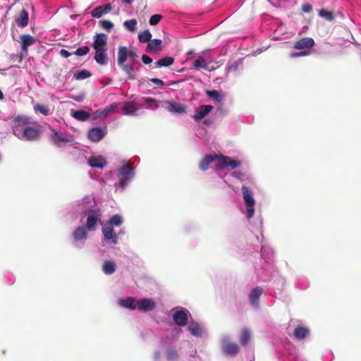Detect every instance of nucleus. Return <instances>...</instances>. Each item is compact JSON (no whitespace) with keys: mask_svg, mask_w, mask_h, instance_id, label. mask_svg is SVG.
I'll return each instance as SVG.
<instances>
[{"mask_svg":"<svg viewBox=\"0 0 361 361\" xmlns=\"http://www.w3.org/2000/svg\"><path fill=\"white\" fill-rule=\"evenodd\" d=\"M30 118L25 116H18L12 120L13 134L20 140L36 141L40 139L42 132L38 127L31 126Z\"/></svg>","mask_w":361,"mask_h":361,"instance_id":"1","label":"nucleus"},{"mask_svg":"<svg viewBox=\"0 0 361 361\" xmlns=\"http://www.w3.org/2000/svg\"><path fill=\"white\" fill-rule=\"evenodd\" d=\"M216 159H218L217 169H223L226 166H230L232 169H234L240 165V161L233 160L226 156L207 154L199 164L200 170L202 171H207L209 169V165Z\"/></svg>","mask_w":361,"mask_h":361,"instance_id":"2","label":"nucleus"},{"mask_svg":"<svg viewBox=\"0 0 361 361\" xmlns=\"http://www.w3.org/2000/svg\"><path fill=\"white\" fill-rule=\"evenodd\" d=\"M51 131L49 135L51 143L57 147H63L68 144L73 142V139L71 135L63 136L61 133H59L56 130L53 128L51 126L48 127Z\"/></svg>","mask_w":361,"mask_h":361,"instance_id":"3","label":"nucleus"},{"mask_svg":"<svg viewBox=\"0 0 361 361\" xmlns=\"http://www.w3.org/2000/svg\"><path fill=\"white\" fill-rule=\"evenodd\" d=\"M243 197L246 207V216L247 219H251L255 214V201L252 196V192L249 188L243 185L241 188Z\"/></svg>","mask_w":361,"mask_h":361,"instance_id":"4","label":"nucleus"},{"mask_svg":"<svg viewBox=\"0 0 361 361\" xmlns=\"http://www.w3.org/2000/svg\"><path fill=\"white\" fill-rule=\"evenodd\" d=\"M101 212L99 210L90 209L87 212V218L85 227L88 231H95L98 221L101 219Z\"/></svg>","mask_w":361,"mask_h":361,"instance_id":"5","label":"nucleus"},{"mask_svg":"<svg viewBox=\"0 0 361 361\" xmlns=\"http://www.w3.org/2000/svg\"><path fill=\"white\" fill-rule=\"evenodd\" d=\"M133 176V168L129 165H123L118 173L120 179V185L122 188H124L128 180Z\"/></svg>","mask_w":361,"mask_h":361,"instance_id":"6","label":"nucleus"},{"mask_svg":"<svg viewBox=\"0 0 361 361\" xmlns=\"http://www.w3.org/2000/svg\"><path fill=\"white\" fill-rule=\"evenodd\" d=\"M102 231L105 242L114 245L117 243L118 235L111 225L105 224L102 227Z\"/></svg>","mask_w":361,"mask_h":361,"instance_id":"7","label":"nucleus"},{"mask_svg":"<svg viewBox=\"0 0 361 361\" xmlns=\"http://www.w3.org/2000/svg\"><path fill=\"white\" fill-rule=\"evenodd\" d=\"M162 103L164 108L171 113L180 114L186 113L187 106L183 104L171 101H164Z\"/></svg>","mask_w":361,"mask_h":361,"instance_id":"8","label":"nucleus"},{"mask_svg":"<svg viewBox=\"0 0 361 361\" xmlns=\"http://www.w3.org/2000/svg\"><path fill=\"white\" fill-rule=\"evenodd\" d=\"M121 104L113 103L103 109H98L94 112V118H105L110 114L118 112Z\"/></svg>","mask_w":361,"mask_h":361,"instance_id":"9","label":"nucleus"},{"mask_svg":"<svg viewBox=\"0 0 361 361\" xmlns=\"http://www.w3.org/2000/svg\"><path fill=\"white\" fill-rule=\"evenodd\" d=\"M120 106L123 114L130 116L137 115V111L140 109L138 104L135 102H126Z\"/></svg>","mask_w":361,"mask_h":361,"instance_id":"10","label":"nucleus"},{"mask_svg":"<svg viewBox=\"0 0 361 361\" xmlns=\"http://www.w3.org/2000/svg\"><path fill=\"white\" fill-rule=\"evenodd\" d=\"M137 309L140 312H147L156 307V302L152 298H142L137 300Z\"/></svg>","mask_w":361,"mask_h":361,"instance_id":"11","label":"nucleus"},{"mask_svg":"<svg viewBox=\"0 0 361 361\" xmlns=\"http://www.w3.org/2000/svg\"><path fill=\"white\" fill-rule=\"evenodd\" d=\"M188 314L189 312L186 310H177L173 314V320L177 326H184L188 323Z\"/></svg>","mask_w":361,"mask_h":361,"instance_id":"12","label":"nucleus"},{"mask_svg":"<svg viewBox=\"0 0 361 361\" xmlns=\"http://www.w3.org/2000/svg\"><path fill=\"white\" fill-rule=\"evenodd\" d=\"M314 40L312 37H302L294 42L295 49H308L314 47Z\"/></svg>","mask_w":361,"mask_h":361,"instance_id":"13","label":"nucleus"},{"mask_svg":"<svg viewBox=\"0 0 361 361\" xmlns=\"http://www.w3.org/2000/svg\"><path fill=\"white\" fill-rule=\"evenodd\" d=\"M105 135L104 130L100 127L92 128L88 130L87 137L92 142H99Z\"/></svg>","mask_w":361,"mask_h":361,"instance_id":"14","label":"nucleus"},{"mask_svg":"<svg viewBox=\"0 0 361 361\" xmlns=\"http://www.w3.org/2000/svg\"><path fill=\"white\" fill-rule=\"evenodd\" d=\"M224 352L231 356L235 357L238 353L240 348L238 344L229 341H224L222 344Z\"/></svg>","mask_w":361,"mask_h":361,"instance_id":"15","label":"nucleus"},{"mask_svg":"<svg viewBox=\"0 0 361 361\" xmlns=\"http://www.w3.org/2000/svg\"><path fill=\"white\" fill-rule=\"evenodd\" d=\"M108 36L104 33L97 34L94 36L92 47L94 49L106 48Z\"/></svg>","mask_w":361,"mask_h":361,"instance_id":"16","label":"nucleus"},{"mask_svg":"<svg viewBox=\"0 0 361 361\" xmlns=\"http://www.w3.org/2000/svg\"><path fill=\"white\" fill-rule=\"evenodd\" d=\"M95 50L94 60L97 63L102 66L106 65L108 63V55L106 53L107 48L97 49Z\"/></svg>","mask_w":361,"mask_h":361,"instance_id":"17","label":"nucleus"},{"mask_svg":"<svg viewBox=\"0 0 361 361\" xmlns=\"http://www.w3.org/2000/svg\"><path fill=\"white\" fill-rule=\"evenodd\" d=\"M213 109L214 107L212 105H202L195 110L193 118L195 121H199L206 116Z\"/></svg>","mask_w":361,"mask_h":361,"instance_id":"18","label":"nucleus"},{"mask_svg":"<svg viewBox=\"0 0 361 361\" xmlns=\"http://www.w3.org/2000/svg\"><path fill=\"white\" fill-rule=\"evenodd\" d=\"M87 228L85 226H80L73 232V238L76 242L85 241L87 238Z\"/></svg>","mask_w":361,"mask_h":361,"instance_id":"19","label":"nucleus"},{"mask_svg":"<svg viewBox=\"0 0 361 361\" xmlns=\"http://www.w3.org/2000/svg\"><path fill=\"white\" fill-rule=\"evenodd\" d=\"M263 293L262 288L257 286L252 289L249 295L250 304L254 307H257L259 304V297Z\"/></svg>","mask_w":361,"mask_h":361,"instance_id":"20","label":"nucleus"},{"mask_svg":"<svg viewBox=\"0 0 361 361\" xmlns=\"http://www.w3.org/2000/svg\"><path fill=\"white\" fill-rule=\"evenodd\" d=\"M16 23L20 27H25L28 24L29 14L27 10L23 9L16 17Z\"/></svg>","mask_w":361,"mask_h":361,"instance_id":"21","label":"nucleus"},{"mask_svg":"<svg viewBox=\"0 0 361 361\" xmlns=\"http://www.w3.org/2000/svg\"><path fill=\"white\" fill-rule=\"evenodd\" d=\"M35 42V38L30 35L23 34L20 35L21 47L25 52L27 51V47L33 45Z\"/></svg>","mask_w":361,"mask_h":361,"instance_id":"22","label":"nucleus"},{"mask_svg":"<svg viewBox=\"0 0 361 361\" xmlns=\"http://www.w3.org/2000/svg\"><path fill=\"white\" fill-rule=\"evenodd\" d=\"M111 9V6L110 4H106L105 5L99 6L94 8L92 11L91 14L94 18H99L102 17L104 14L109 12Z\"/></svg>","mask_w":361,"mask_h":361,"instance_id":"23","label":"nucleus"},{"mask_svg":"<svg viewBox=\"0 0 361 361\" xmlns=\"http://www.w3.org/2000/svg\"><path fill=\"white\" fill-rule=\"evenodd\" d=\"M89 165L92 168L103 169L106 164V160L101 156L91 157L88 160Z\"/></svg>","mask_w":361,"mask_h":361,"instance_id":"24","label":"nucleus"},{"mask_svg":"<svg viewBox=\"0 0 361 361\" xmlns=\"http://www.w3.org/2000/svg\"><path fill=\"white\" fill-rule=\"evenodd\" d=\"M310 334L309 329L305 326H297L293 331V336L298 340H302Z\"/></svg>","mask_w":361,"mask_h":361,"instance_id":"25","label":"nucleus"},{"mask_svg":"<svg viewBox=\"0 0 361 361\" xmlns=\"http://www.w3.org/2000/svg\"><path fill=\"white\" fill-rule=\"evenodd\" d=\"M128 58V49L126 47H120L118 50V64L123 65Z\"/></svg>","mask_w":361,"mask_h":361,"instance_id":"26","label":"nucleus"},{"mask_svg":"<svg viewBox=\"0 0 361 361\" xmlns=\"http://www.w3.org/2000/svg\"><path fill=\"white\" fill-rule=\"evenodd\" d=\"M71 116L76 120L79 121H87L91 115L90 113L85 111L83 110H78L75 111H73L71 113Z\"/></svg>","mask_w":361,"mask_h":361,"instance_id":"27","label":"nucleus"},{"mask_svg":"<svg viewBox=\"0 0 361 361\" xmlns=\"http://www.w3.org/2000/svg\"><path fill=\"white\" fill-rule=\"evenodd\" d=\"M119 66L126 73L129 80L135 79V69L132 64L123 63V65H119Z\"/></svg>","mask_w":361,"mask_h":361,"instance_id":"28","label":"nucleus"},{"mask_svg":"<svg viewBox=\"0 0 361 361\" xmlns=\"http://www.w3.org/2000/svg\"><path fill=\"white\" fill-rule=\"evenodd\" d=\"M137 300L133 298H128L125 300H121V305L126 308H129L131 310H135L137 309Z\"/></svg>","mask_w":361,"mask_h":361,"instance_id":"29","label":"nucleus"},{"mask_svg":"<svg viewBox=\"0 0 361 361\" xmlns=\"http://www.w3.org/2000/svg\"><path fill=\"white\" fill-rule=\"evenodd\" d=\"M34 110L44 116H48L51 114V109L48 105L37 103L34 105Z\"/></svg>","mask_w":361,"mask_h":361,"instance_id":"30","label":"nucleus"},{"mask_svg":"<svg viewBox=\"0 0 361 361\" xmlns=\"http://www.w3.org/2000/svg\"><path fill=\"white\" fill-rule=\"evenodd\" d=\"M147 49L150 51H160L162 49L161 40L159 39L150 40L147 44Z\"/></svg>","mask_w":361,"mask_h":361,"instance_id":"31","label":"nucleus"},{"mask_svg":"<svg viewBox=\"0 0 361 361\" xmlns=\"http://www.w3.org/2000/svg\"><path fill=\"white\" fill-rule=\"evenodd\" d=\"M102 270L106 274H112L116 270V264L114 262L106 261L102 266Z\"/></svg>","mask_w":361,"mask_h":361,"instance_id":"32","label":"nucleus"},{"mask_svg":"<svg viewBox=\"0 0 361 361\" xmlns=\"http://www.w3.org/2000/svg\"><path fill=\"white\" fill-rule=\"evenodd\" d=\"M174 63V59L171 56H165L162 59H160L157 61V67H167L169 66Z\"/></svg>","mask_w":361,"mask_h":361,"instance_id":"33","label":"nucleus"},{"mask_svg":"<svg viewBox=\"0 0 361 361\" xmlns=\"http://www.w3.org/2000/svg\"><path fill=\"white\" fill-rule=\"evenodd\" d=\"M166 357L169 361H176L178 359V351L173 347L166 349Z\"/></svg>","mask_w":361,"mask_h":361,"instance_id":"34","label":"nucleus"},{"mask_svg":"<svg viewBox=\"0 0 361 361\" xmlns=\"http://www.w3.org/2000/svg\"><path fill=\"white\" fill-rule=\"evenodd\" d=\"M319 16L330 22H332L334 20V15L332 11H328L326 8H321L319 10Z\"/></svg>","mask_w":361,"mask_h":361,"instance_id":"35","label":"nucleus"},{"mask_svg":"<svg viewBox=\"0 0 361 361\" xmlns=\"http://www.w3.org/2000/svg\"><path fill=\"white\" fill-rule=\"evenodd\" d=\"M188 330L195 336H200L202 334V329L197 323L192 322L189 324Z\"/></svg>","mask_w":361,"mask_h":361,"instance_id":"36","label":"nucleus"},{"mask_svg":"<svg viewBox=\"0 0 361 361\" xmlns=\"http://www.w3.org/2000/svg\"><path fill=\"white\" fill-rule=\"evenodd\" d=\"M140 101L147 104V108L156 109L159 106V102L154 98L151 97H143Z\"/></svg>","mask_w":361,"mask_h":361,"instance_id":"37","label":"nucleus"},{"mask_svg":"<svg viewBox=\"0 0 361 361\" xmlns=\"http://www.w3.org/2000/svg\"><path fill=\"white\" fill-rule=\"evenodd\" d=\"M137 24V20L133 18V19L126 20L123 23V26L129 32H133L136 30Z\"/></svg>","mask_w":361,"mask_h":361,"instance_id":"38","label":"nucleus"},{"mask_svg":"<svg viewBox=\"0 0 361 361\" xmlns=\"http://www.w3.org/2000/svg\"><path fill=\"white\" fill-rule=\"evenodd\" d=\"M250 339V331L247 329H243L240 336V342L241 345L246 346L248 344Z\"/></svg>","mask_w":361,"mask_h":361,"instance_id":"39","label":"nucleus"},{"mask_svg":"<svg viewBox=\"0 0 361 361\" xmlns=\"http://www.w3.org/2000/svg\"><path fill=\"white\" fill-rule=\"evenodd\" d=\"M152 35L148 30H145L138 35V39L141 43L149 42Z\"/></svg>","mask_w":361,"mask_h":361,"instance_id":"40","label":"nucleus"},{"mask_svg":"<svg viewBox=\"0 0 361 361\" xmlns=\"http://www.w3.org/2000/svg\"><path fill=\"white\" fill-rule=\"evenodd\" d=\"M123 223V219L118 214H115L111 217V219L106 223V224H110L113 226H120Z\"/></svg>","mask_w":361,"mask_h":361,"instance_id":"41","label":"nucleus"},{"mask_svg":"<svg viewBox=\"0 0 361 361\" xmlns=\"http://www.w3.org/2000/svg\"><path fill=\"white\" fill-rule=\"evenodd\" d=\"M193 68L195 70H199L200 68L207 69V64L204 60V59L202 56L199 57L197 60L195 61L193 63Z\"/></svg>","mask_w":361,"mask_h":361,"instance_id":"42","label":"nucleus"},{"mask_svg":"<svg viewBox=\"0 0 361 361\" xmlns=\"http://www.w3.org/2000/svg\"><path fill=\"white\" fill-rule=\"evenodd\" d=\"M92 75L90 71L87 70H82L75 74L74 78L78 80H84L90 78Z\"/></svg>","mask_w":361,"mask_h":361,"instance_id":"43","label":"nucleus"},{"mask_svg":"<svg viewBox=\"0 0 361 361\" xmlns=\"http://www.w3.org/2000/svg\"><path fill=\"white\" fill-rule=\"evenodd\" d=\"M100 27L107 31L110 32L114 27V23L109 20H102L99 22Z\"/></svg>","mask_w":361,"mask_h":361,"instance_id":"44","label":"nucleus"},{"mask_svg":"<svg viewBox=\"0 0 361 361\" xmlns=\"http://www.w3.org/2000/svg\"><path fill=\"white\" fill-rule=\"evenodd\" d=\"M207 94L208 96H209L210 97H212L218 102H221L223 99V97L219 94V92L215 90H207Z\"/></svg>","mask_w":361,"mask_h":361,"instance_id":"45","label":"nucleus"},{"mask_svg":"<svg viewBox=\"0 0 361 361\" xmlns=\"http://www.w3.org/2000/svg\"><path fill=\"white\" fill-rule=\"evenodd\" d=\"M90 51V48L87 46H83L77 49L75 51L73 52V54L77 56H85Z\"/></svg>","mask_w":361,"mask_h":361,"instance_id":"46","label":"nucleus"},{"mask_svg":"<svg viewBox=\"0 0 361 361\" xmlns=\"http://www.w3.org/2000/svg\"><path fill=\"white\" fill-rule=\"evenodd\" d=\"M162 16L160 14H154L151 16L149 18V24L151 25H157L159 21L161 20Z\"/></svg>","mask_w":361,"mask_h":361,"instance_id":"47","label":"nucleus"},{"mask_svg":"<svg viewBox=\"0 0 361 361\" xmlns=\"http://www.w3.org/2000/svg\"><path fill=\"white\" fill-rule=\"evenodd\" d=\"M302 11L304 13H310L312 11V6L309 3H306L302 6Z\"/></svg>","mask_w":361,"mask_h":361,"instance_id":"48","label":"nucleus"},{"mask_svg":"<svg viewBox=\"0 0 361 361\" xmlns=\"http://www.w3.org/2000/svg\"><path fill=\"white\" fill-rule=\"evenodd\" d=\"M142 61L145 63V64H149L152 62V59L151 57H149V56L146 55V54H143L142 56Z\"/></svg>","mask_w":361,"mask_h":361,"instance_id":"49","label":"nucleus"},{"mask_svg":"<svg viewBox=\"0 0 361 361\" xmlns=\"http://www.w3.org/2000/svg\"><path fill=\"white\" fill-rule=\"evenodd\" d=\"M59 53L60 55L64 58H68L72 54H73V52H69L66 49H61Z\"/></svg>","mask_w":361,"mask_h":361,"instance_id":"50","label":"nucleus"},{"mask_svg":"<svg viewBox=\"0 0 361 361\" xmlns=\"http://www.w3.org/2000/svg\"><path fill=\"white\" fill-rule=\"evenodd\" d=\"M150 81L158 86H162L164 85V82L158 78H152L150 79Z\"/></svg>","mask_w":361,"mask_h":361,"instance_id":"51","label":"nucleus"},{"mask_svg":"<svg viewBox=\"0 0 361 361\" xmlns=\"http://www.w3.org/2000/svg\"><path fill=\"white\" fill-rule=\"evenodd\" d=\"M128 57L133 61V62L134 61V59L135 58L137 57V55L136 54V53L133 51H128Z\"/></svg>","mask_w":361,"mask_h":361,"instance_id":"52","label":"nucleus"},{"mask_svg":"<svg viewBox=\"0 0 361 361\" xmlns=\"http://www.w3.org/2000/svg\"><path fill=\"white\" fill-rule=\"evenodd\" d=\"M299 53V56H307L310 54V51L307 50V49H305L303 51H301Z\"/></svg>","mask_w":361,"mask_h":361,"instance_id":"53","label":"nucleus"},{"mask_svg":"<svg viewBox=\"0 0 361 361\" xmlns=\"http://www.w3.org/2000/svg\"><path fill=\"white\" fill-rule=\"evenodd\" d=\"M73 99L76 102H82L84 99L82 95H78L73 97Z\"/></svg>","mask_w":361,"mask_h":361,"instance_id":"54","label":"nucleus"},{"mask_svg":"<svg viewBox=\"0 0 361 361\" xmlns=\"http://www.w3.org/2000/svg\"><path fill=\"white\" fill-rule=\"evenodd\" d=\"M290 58L300 57V56H299V53H298V52H293V53H290Z\"/></svg>","mask_w":361,"mask_h":361,"instance_id":"55","label":"nucleus"},{"mask_svg":"<svg viewBox=\"0 0 361 361\" xmlns=\"http://www.w3.org/2000/svg\"><path fill=\"white\" fill-rule=\"evenodd\" d=\"M125 4H131L135 0H121Z\"/></svg>","mask_w":361,"mask_h":361,"instance_id":"56","label":"nucleus"},{"mask_svg":"<svg viewBox=\"0 0 361 361\" xmlns=\"http://www.w3.org/2000/svg\"><path fill=\"white\" fill-rule=\"evenodd\" d=\"M4 98L3 92L0 90V100H2Z\"/></svg>","mask_w":361,"mask_h":361,"instance_id":"57","label":"nucleus"},{"mask_svg":"<svg viewBox=\"0 0 361 361\" xmlns=\"http://www.w3.org/2000/svg\"><path fill=\"white\" fill-rule=\"evenodd\" d=\"M204 123H206V124H207V123H207V121L206 120H204Z\"/></svg>","mask_w":361,"mask_h":361,"instance_id":"58","label":"nucleus"}]
</instances>
